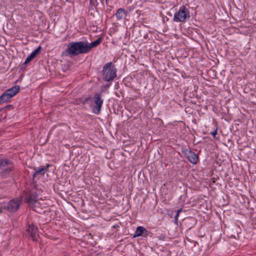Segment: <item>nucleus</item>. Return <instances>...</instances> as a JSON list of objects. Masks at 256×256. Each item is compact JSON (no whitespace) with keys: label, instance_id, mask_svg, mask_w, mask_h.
<instances>
[{"label":"nucleus","instance_id":"nucleus-1","mask_svg":"<svg viewBox=\"0 0 256 256\" xmlns=\"http://www.w3.org/2000/svg\"><path fill=\"white\" fill-rule=\"evenodd\" d=\"M86 53H88V51L86 42H74L68 44L66 50L63 52V55L74 56Z\"/></svg>","mask_w":256,"mask_h":256},{"label":"nucleus","instance_id":"nucleus-2","mask_svg":"<svg viewBox=\"0 0 256 256\" xmlns=\"http://www.w3.org/2000/svg\"><path fill=\"white\" fill-rule=\"evenodd\" d=\"M102 73L105 81H112L116 76V69L112 62H109L104 66Z\"/></svg>","mask_w":256,"mask_h":256},{"label":"nucleus","instance_id":"nucleus-3","mask_svg":"<svg viewBox=\"0 0 256 256\" xmlns=\"http://www.w3.org/2000/svg\"><path fill=\"white\" fill-rule=\"evenodd\" d=\"M19 86H14L12 88L6 90L0 96V104L8 102L11 98L16 95L20 91Z\"/></svg>","mask_w":256,"mask_h":256},{"label":"nucleus","instance_id":"nucleus-4","mask_svg":"<svg viewBox=\"0 0 256 256\" xmlns=\"http://www.w3.org/2000/svg\"><path fill=\"white\" fill-rule=\"evenodd\" d=\"M190 18L189 10L183 6L174 14V21L176 22H184L186 19H189Z\"/></svg>","mask_w":256,"mask_h":256},{"label":"nucleus","instance_id":"nucleus-5","mask_svg":"<svg viewBox=\"0 0 256 256\" xmlns=\"http://www.w3.org/2000/svg\"><path fill=\"white\" fill-rule=\"evenodd\" d=\"M13 164L7 159L0 160V172L2 176H6L12 170Z\"/></svg>","mask_w":256,"mask_h":256},{"label":"nucleus","instance_id":"nucleus-6","mask_svg":"<svg viewBox=\"0 0 256 256\" xmlns=\"http://www.w3.org/2000/svg\"><path fill=\"white\" fill-rule=\"evenodd\" d=\"M95 106H92V110L94 113L98 114L100 112L101 108L104 102L101 93H96L93 98Z\"/></svg>","mask_w":256,"mask_h":256},{"label":"nucleus","instance_id":"nucleus-7","mask_svg":"<svg viewBox=\"0 0 256 256\" xmlns=\"http://www.w3.org/2000/svg\"><path fill=\"white\" fill-rule=\"evenodd\" d=\"M26 201L30 206L34 208L39 204L38 194L35 191H30L26 194Z\"/></svg>","mask_w":256,"mask_h":256},{"label":"nucleus","instance_id":"nucleus-8","mask_svg":"<svg viewBox=\"0 0 256 256\" xmlns=\"http://www.w3.org/2000/svg\"><path fill=\"white\" fill-rule=\"evenodd\" d=\"M20 204V199H12L6 205H4V208L8 212H14L19 209Z\"/></svg>","mask_w":256,"mask_h":256},{"label":"nucleus","instance_id":"nucleus-9","mask_svg":"<svg viewBox=\"0 0 256 256\" xmlns=\"http://www.w3.org/2000/svg\"><path fill=\"white\" fill-rule=\"evenodd\" d=\"M26 231L33 240H37V238L38 236V233L36 226H34L33 224H28Z\"/></svg>","mask_w":256,"mask_h":256},{"label":"nucleus","instance_id":"nucleus-10","mask_svg":"<svg viewBox=\"0 0 256 256\" xmlns=\"http://www.w3.org/2000/svg\"><path fill=\"white\" fill-rule=\"evenodd\" d=\"M184 153L190 162L192 164H196L198 162V156L194 152L190 150H186Z\"/></svg>","mask_w":256,"mask_h":256},{"label":"nucleus","instance_id":"nucleus-11","mask_svg":"<svg viewBox=\"0 0 256 256\" xmlns=\"http://www.w3.org/2000/svg\"><path fill=\"white\" fill-rule=\"evenodd\" d=\"M50 166L49 164H47L46 167H38V168H34V170L35 172L33 174V177L35 178L36 176L40 175L44 176V174L48 171V168Z\"/></svg>","mask_w":256,"mask_h":256},{"label":"nucleus","instance_id":"nucleus-12","mask_svg":"<svg viewBox=\"0 0 256 256\" xmlns=\"http://www.w3.org/2000/svg\"><path fill=\"white\" fill-rule=\"evenodd\" d=\"M148 231L143 226H138L134 234V237L144 236V237L148 235Z\"/></svg>","mask_w":256,"mask_h":256},{"label":"nucleus","instance_id":"nucleus-13","mask_svg":"<svg viewBox=\"0 0 256 256\" xmlns=\"http://www.w3.org/2000/svg\"><path fill=\"white\" fill-rule=\"evenodd\" d=\"M86 42V46L88 51V52H90L92 48L97 46L99 45L101 42V38H98L96 40L92 42L91 43H88V42Z\"/></svg>","mask_w":256,"mask_h":256},{"label":"nucleus","instance_id":"nucleus-14","mask_svg":"<svg viewBox=\"0 0 256 256\" xmlns=\"http://www.w3.org/2000/svg\"><path fill=\"white\" fill-rule=\"evenodd\" d=\"M127 15L126 11L122 8H119L117 10L116 14V18L118 20H122Z\"/></svg>","mask_w":256,"mask_h":256},{"label":"nucleus","instance_id":"nucleus-15","mask_svg":"<svg viewBox=\"0 0 256 256\" xmlns=\"http://www.w3.org/2000/svg\"><path fill=\"white\" fill-rule=\"evenodd\" d=\"M41 49L40 46H38L37 48H36L35 50H34L31 54L30 56L34 58L40 52V50Z\"/></svg>","mask_w":256,"mask_h":256},{"label":"nucleus","instance_id":"nucleus-16","mask_svg":"<svg viewBox=\"0 0 256 256\" xmlns=\"http://www.w3.org/2000/svg\"><path fill=\"white\" fill-rule=\"evenodd\" d=\"M34 58L32 57L30 55L26 60L24 64H26L30 62Z\"/></svg>","mask_w":256,"mask_h":256},{"label":"nucleus","instance_id":"nucleus-17","mask_svg":"<svg viewBox=\"0 0 256 256\" xmlns=\"http://www.w3.org/2000/svg\"><path fill=\"white\" fill-rule=\"evenodd\" d=\"M12 108V106L11 104H10V105H8V106H4V108H3L2 110H6L8 109H11Z\"/></svg>","mask_w":256,"mask_h":256},{"label":"nucleus","instance_id":"nucleus-18","mask_svg":"<svg viewBox=\"0 0 256 256\" xmlns=\"http://www.w3.org/2000/svg\"><path fill=\"white\" fill-rule=\"evenodd\" d=\"M4 210H6V208H4V206H0V213L4 212Z\"/></svg>","mask_w":256,"mask_h":256},{"label":"nucleus","instance_id":"nucleus-19","mask_svg":"<svg viewBox=\"0 0 256 256\" xmlns=\"http://www.w3.org/2000/svg\"><path fill=\"white\" fill-rule=\"evenodd\" d=\"M182 211V209L178 210L176 211V215L175 216V219L176 220H177L178 217V216L180 212H181Z\"/></svg>","mask_w":256,"mask_h":256},{"label":"nucleus","instance_id":"nucleus-20","mask_svg":"<svg viewBox=\"0 0 256 256\" xmlns=\"http://www.w3.org/2000/svg\"><path fill=\"white\" fill-rule=\"evenodd\" d=\"M90 99V97H88V98H86L84 101L83 102V104H86V102H88V100Z\"/></svg>","mask_w":256,"mask_h":256},{"label":"nucleus","instance_id":"nucleus-21","mask_svg":"<svg viewBox=\"0 0 256 256\" xmlns=\"http://www.w3.org/2000/svg\"><path fill=\"white\" fill-rule=\"evenodd\" d=\"M211 134L214 136H215L217 134V129H216L214 132H212Z\"/></svg>","mask_w":256,"mask_h":256},{"label":"nucleus","instance_id":"nucleus-22","mask_svg":"<svg viewBox=\"0 0 256 256\" xmlns=\"http://www.w3.org/2000/svg\"><path fill=\"white\" fill-rule=\"evenodd\" d=\"M110 85L108 84H107L105 86V88H108Z\"/></svg>","mask_w":256,"mask_h":256}]
</instances>
